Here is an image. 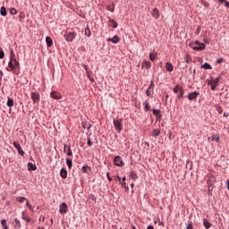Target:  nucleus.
Segmentation results:
<instances>
[{
	"label": "nucleus",
	"instance_id": "obj_1",
	"mask_svg": "<svg viewBox=\"0 0 229 229\" xmlns=\"http://www.w3.org/2000/svg\"><path fill=\"white\" fill-rule=\"evenodd\" d=\"M205 47H207V46L199 41H195L194 43H191V48L194 51H205Z\"/></svg>",
	"mask_w": 229,
	"mask_h": 229
},
{
	"label": "nucleus",
	"instance_id": "obj_2",
	"mask_svg": "<svg viewBox=\"0 0 229 229\" xmlns=\"http://www.w3.org/2000/svg\"><path fill=\"white\" fill-rule=\"evenodd\" d=\"M8 67L9 69H11V71H15V69L19 67V61H17V58L11 57L10 62L8 64Z\"/></svg>",
	"mask_w": 229,
	"mask_h": 229
},
{
	"label": "nucleus",
	"instance_id": "obj_3",
	"mask_svg": "<svg viewBox=\"0 0 229 229\" xmlns=\"http://www.w3.org/2000/svg\"><path fill=\"white\" fill-rule=\"evenodd\" d=\"M221 77H216V79H211L208 81V85L211 86V90H216V87H219V80Z\"/></svg>",
	"mask_w": 229,
	"mask_h": 229
},
{
	"label": "nucleus",
	"instance_id": "obj_4",
	"mask_svg": "<svg viewBox=\"0 0 229 229\" xmlns=\"http://www.w3.org/2000/svg\"><path fill=\"white\" fill-rule=\"evenodd\" d=\"M113 124L115 128V131H118V133H121L123 131V120H114Z\"/></svg>",
	"mask_w": 229,
	"mask_h": 229
},
{
	"label": "nucleus",
	"instance_id": "obj_5",
	"mask_svg": "<svg viewBox=\"0 0 229 229\" xmlns=\"http://www.w3.org/2000/svg\"><path fill=\"white\" fill-rule=\"evenodd\" d=\"M30 98L33 101V104L40 103V94L37 92L30 93Z\"/></svg>",
	"mask_w": 229,
	"mask_h": 229
},
{
	"label": "nucleus",
	"instance_id": "obj_6",
	"mask_svg": "<svg viewBox=\"0 0 229 229\" xmlns=\"http://www.w3.org/2000/svg\"><path fill=\"white\" fill-rule=\"evenodd\" d=\"M114 164L118 167H123V165H124V162L123 161V158L121 157V156H116L114 157Z\"/></svg>",
	"mask_w": 229,
	"mask_h": 229
},
{
	"label": "nucleus",
	"instance_id": "obj_7",
	"mask_svg": "<svg viewBox=\"0 0 229 229\" xmlns=\"http://www.w3.org/2000/svg\"><path fill=\"white\" fill-rule=\"evenodd\" d=\"M64 38L67 42H72V40L76 38V34H74V32H70L64 35Z\"/></svg>",
	"mask_w": 229,
	"mask_h": 229
},
{
	"label": "nucleus",
	"instance_id": "obj_8",
	"mask_svg": "<svg viewBox=\"0 0 229 229\" xmlns=\"http://www.w3.org/2000/svg\"><path fill=\"white\" fill-rule=\"evenodd\" d=\"M13 144L14 148L17 149L19 155H21V157H24V150H22L21 144H19L16 141H14Z\"/></svg>",
	"mask_w": 229,
	"mask_h": 229
},
{
	"label": "nucleus",
	"instance_id": "obj_9",
	"mask_svg": "<svg viewBox=\"0 0 229 229\" xmlns=\"http://www.w3.org/2000/svg\"><path fill=\"white\" fill-rule=\"evenodd\" d=\"M198 96H199V91L191 92V93L188 94V99H189V101H192L194 99H197Z\"/></svg>",
	"mask_w": 229,
	"mask_h": 229
},
{
	"label": "nucleus",
	"instance_id": "obj_10",
	"mask_svg": "<svg viewBox=\"0 0 229 229\" xmlns=\"http://www.w3.org/2000/svg\"><path fill=\"white\" fill-rule=\"evenodd\" d=\"M64 152L67 155V157H72V150L71 149V146L67 144L64 145Z\"/></svg>",
	"mask_w": 229,
	"mask_h": 229
},
{
	"label": "nucleus",
	"instance_id": "obj_11",
	"mask_svg": "<svg viewBox=\"0 0 229 229\" xmlns=\"http://www.w3.org/2000/svg\"><path fill=\"white\" fill-rule=\"evenodd\" d=\"M69 208H67V204L63 202L59 207V212L60 214H67V210Z\"/></svg>",
	"mask_w": 229,
	"mask_h": 229
},
{
	"label": "nucleus",
	"instance_id": "obj_12",
	"mask_svg": "<svg viewBox=\"0 0 229 229\" xmlns=\"http://www.w3.org/2000/svg\"><path fill=\"white\" fill-rule=\"evenodd\" d=\"M154 89H155V84L151 82L150 86L148 88L146 94L147 96H153L154 94Z\"/></svg>",
	"mask_w": 229,
	"mask_h": 229
},
{
	"label": "nucleus",
	"instance_id": "obj_13",
	"mask_svg": "<svg viewBox=\"0 0 229 229\" xmlns=\"http://www.w3.org/2000/svg\"><path fill=\"white\" fill-rule=\"evenodd\" d=\"M50 98H52V99H62V95L58 91H52Z\"/></svg>",
	"mask_w": 229,
	"mask_h": 229
},
{
	"label": "nucleus",
	"instance_id": "obj_14",
	"mask_svg": "<svg viewBox=\"0 0 229 229\" xmlns=\"http://www.w3.org/2000/svg\"><path fill=\"white\" fill-rule=\"evenodd\" d=\"M151 15H152V17H154V19H159L160 12L157 8H154L151 12Z\"/></svg>",
	"mask_w": 229,
	"mask_h": 229
},
{
	"label": "nucleus",
	"instance_id": "obj_15",
	"mask_svg": "<svg viewBox=\"0 0 229 229\" xmlns=\"http://www.w3.org/2000/svg\"><path fill=\"white\" fill-rule=\"evenodd\" d=\"M141 67L143 69H147V70L151 69V62L147 61V60L143 61L142 64H141Z\"/></svg>",
	"mask_w": 229,
	"mask_h": 229
},
{
	"label": "nucleus",
	"instance_id": "obj_16",
	"mask_svg": "<svg viewBox=\"0 0 229 229\" xmlns=\"http://www.w3.org/2000/svg\"><path fill=\"white\" fill-rule=\"evenodd\" d=\"M152 112H153L154 115L157 117V121H160V119H162V114H160V110L153 109Z\"/></svg>",
	"mask_w": 229,
	"mask_h": 229
},
{
	"label": "nucleus",
	"instance_id": "obj_17",
	"mask_svg": "<svg viewBox=\"0 0 229 229\" xmlns=\"http://www.w3.org/2000/svg\"><path fill=\"white\" fill-rule=\"evenodd\" d=\"M143 106H144V111L145 112H149L151 110V105H149V102L148 100H146L143 103Z\"/></svg>",
	"mask_w": 229,
	"mask_h": 229
},
{
	"label": "nucleus",
	"instance_id": "obj_18",
	"mask_svg": "<svg viewBox=\"0 0 229 229\" xmlns=\"http://www.w3.org/2000/svg\"><path fill=\"white\" fill-rule=\"evenodd\" d=\"M165 69L168 71V72H173V71H174V67L171 63H166Z\"/></svg>",
	"mask_w": 229,
	"mask_h": 229
},
{
	"label": "nucleus",
	"instance_id": "obj_19",
	"mask_svg": "<svg viewBox=\"0 0 229 229\" xmlns=\"http://www.w3.org/2000/svg\"><path fill=\"white\" fill-rule=\"evenodd\" d=\"M27 167L29 171H37V165H33V163H28Z\"/></svg>",
	"mask_w": 229,
	"mask_h": 229
},
{
	"label": "nucleus",
	"instance_id": "obj_20",
	"mask_svg": "<svg viewBox=\"0 0 229 229\" xmlns=\"http://www.w3.org/2000/svg\"><path fill=\"white\" fill-rule=\"evenodd\" d=\"M107 42H113V44H117L119 42V38L114 36V38H108Z\"/></svg>",
	"mask_w": 229,
	"mask_h": 229
},
{
	"label": "nucleus",
	"instance_id": "obj_21",
	"mask_svg": "<svg viewBox=\"0 0 229 229\" xmlns=\"http://www.w3.org/2000/svg\"><path fill=\"white\" fill-rule=\"evenodd\" d=\"M91 171H92V169L90 168V166H89V165L82 166V173L89 174H90Z\"/></svg>",
	"mask_w": 229,
	"mask_h": 229
},
{
	"label": "nucleus",
	"instance_id": "obj_22",
	"mask_svg": "<svg viewBox=\"0 0 229 229\" xmlns=\"http://www.w3.org/2000/svg\"><path fill=\"white\" fill-rule=\"evenodd\" d=\"M203 225L206 229L212 228V224L207 218L204 219Z\"/></svg>",
	"mask_w": 229,
	"mask_h": 229
},
{
	"label": "nucleus",
	"instance_id": "obj_23",
	"mask_svg": "<svg viewBox=\"0 0 229 229\" xmlns=\"http://www.w3.org/2000/svg\"><path fill=\"white\" fill-rule=\"evenodd\" d=\"M182 90H183V88L180 85H176L174 88V94H178V92H182Z\"/></svg>",
	"mask_w": 229,
	"mask_h": 229
},
{
	"label": "nucleus",
	"instance_id": "obj_24",
	"mask_svg": "<svg viewBox=\"0 0 229 229\" xmlns=\"http://www.w3.org/2000/svg\"><path fill=\"white\" fill-rule=\"evenodd\" d=\"M61 178H67V170L65 168H62L60 171Z\"/></svg>",
	"mask_w": 229,
	"mask_h": 229
},
{
	"label": "nucleus",
	"instance_id": "obj_25",
	"mask_svg": "<svg viewBox=\"0 0 229 229\" xmlns=\"http://www.w3.org/2000/svg\"><path fill=\"white\" fill-rule=\"evenodd\" d=\"M21 218L23 219V221H26L27 223H30L31 222V218L30 217V216L25 215L24 213H22Z\"/></svg>",
	"mask_w": 229,
	"mask_h": 229
},
{
	"label": "nucleus",
	"instance_id": "obj_26",
	"mask_svg": "<svg viewBox=\"0 0 229 229\" xmlns=\"http://www.w3.org/2000/svg\"><path fill=\"white\" fill-rule=\"evenodd\" d=\"M14 223H15L14 228H16V229L22 228V225H21V221L19 219L15 218Z\"/></svg>",
	"mask_w": 229,
	"mask_h": 229
},
{
	"label": "nucleus",
	"instance_id": "obj_27",
	"mask_svg": "<svg viewBox=\"0 0 229 229\" xmlns=\"http://www.w3.org/2000/svg\"><path fill=\"white\" fill-rule=\"evenodd\" d=\"M66 165L69 169H72V158L67 157L66 158Z\"/></svg>",
	"mask_w": 229,
	"mask_h": 229
},
{
	"label": "nucleus",
	"instance_id": "obj_28",
	"mask_svg": "<svg viewBox=\"0 0 229 229\" xmlns=\"http://www.w3.org/2000/svg\"><path fill=\"white\" fill-rule=\"evenodd\" d=\"M46 42L48 47H51V46H53V39L51 38V37H47Z\"/></svg>",
	"mask_w": 229,
	"mask_h": 229
},
{
	"label": "nucleus",
	"instance_id": "obj_29",
	"mask_svg": "<svg viewBox=\"0 0 229 229\" xmlns=\"http://www.w3.org/2000/svg\"><path fill=\"white\" fill-rule=\"evenodd\" d=\"M160 135V129H154L152 131V137H158Z\"/></svg>",
	"mask_w": 229,
	"mask_h": 229
},
{
	"label": "nucleus",
	"instance_id": "obj_30",
	"mask_svg": "<svg viewBox=\"0 0 229 229\" xmlns=\"http://www.w3.org/2000/svg\"><path fill=\"white\" fill-rule=\"evenodd\" d=\"M108 23L110 26H112V28H114V29L117 28V21H114V20L109 19Z\"/></svg>",
	"mask_w": 229,
	"mask_h": 229
},
{
	"label": "nucleus",
	"instance_id": "obj_31",
	"mask_svg": "<svg viewBox=\"0 0 229 229\" xmlns=\"http://www.w3.org/2000/svg\"><path fill=\"white\" fill-rule=\"evenodd\" d=\"M0 13L3 15V17H6V8L4 6L1 7Z\"/></svg>",
	"mask_w": 229,
	"mask_h": 229
},
{
	"label": "nucleus",
	"instance_id": "obj_32",
	"mask_svg": "<svg viewBox=\"0 0 229 229\" xmlns=\"http://www.w3.org/2000/svg\"><path fill=\"white\" fill-rule=\"evenodd\" d=\"M16 200L19 201V203H24V201H27L28 199H26L24 197H17Z\"/></svg>",
	"mask_w": 229,
	"mask_h": 229
},
{
	"label": "nucleus",
	"instance_id": "obj_33",
	"mask_svg": "<svg viewBox=\"0 0 229 229\" xmlns=\"http://www.w3.org/2000/svg\"><path fill=\"white\" fill-rule=\"evenodd\" d=\"M6 106L12 108V106H13V99L8 98Z\"/></svg>",
	"mask_w": 229,
	"mask_h": 229
},
{
	"label": "nucleus",
	"instance_id": "obj_34",
	"mask_svg": "<svg viewBox=\"0 0 229 229\" xmlns=\"http://www.w3.org/2000/svg\"><path fill=\"white\" fill-rule=\"evenodd\" d=\"M155 58H157V54L150 53V54H149V60H150L151 62H155Z\"/></svg>",
	"mask_w": 229,
	"mask_h": 229
},
{
	"label": "nucleus",
	"instance_id": "obj_35",
	"mask_svg": "<svg viewBox=\"0 0 229 229\" xmlns=\"http://www.w3.org/2000/svg\"><path fill=\"white\" fill-rule=\"evenodd\" d=\"M202 69H212V65H210L208 63H205L204 64H201Z\"/></svg>",
	"mask_w": 229,
	"mask_h": 229
},
{
	"label": "nucleus",
	"instance_id": "obj_36",
	"mask_svg": "<svg viewBox=\"0 0 229 229\" xmlns=\"http://www.w3.org/2000/svg\"><path fill=\"white\" fill-rule=\"evenodd\" d=\"M184 94H185V90L182 89V90L179 91L177 99H182V98H183Z\"/></svg>",
	"mask_w": 229,
	"mask_h": 229
},
{
	"label": "nucleus",
	"instance_id": "obj_37",
	"mask_svg": "<svg viewBox=\"0 0 229 229\" xmlns=\"http://www.w3.org/2000/svg\"><path fill=\"white\" fill-rule=\"evenodd\" d=\"M1 225L4 229H8V225L6 224V220L4 219L1 220Z\"/></svg>",
	"mask_w": 229,
	"mask_h": 229
},
{
	"label": "nucleus",
	"instance_id": "obj_38",
	"mask_svg": "<svg viewBox=\"0 0 229 229\" xmlns=\"http://www.w3.org/2000/svg\"><path fill=\"white\" fill-rule=\"evenodd\" d=\"M26 207H28V208L31 210V212H33V206H31V204L28 200H26Z\"/></svg>",
	"mask_w": 229,
	"mask_h": 229
},
{
	"label": "nucleus",
	"instance_id": "obj_39",
	"mask_svg": "<svg viewBox=\"0 0 229 229\" xmlns=\"http://www.w3.org/2000/svg\"><path fill=\"white\" fill-rule=\"evenodd\" d=\"M186 229H194V224H192V222H188Z\"/></svg>",
	"mask_w": 229,
	"mask_h": 229
},
{
	"label": "nucleus",
	"instance_id": "obj_40",
	"mask_svg": "<svg viewBox=\"0 0 229 229\" xmlns=\"http://www.w3.org/2000/svg\"><path fill=\"white\" fill-rule=\"evenodd\" d=\"M211 140H216V142H219V135H213Z\"/></svg>",
	"mask_w": 229,
	"mask_h": 229
},
{
	"label": "nucleus",
	"instance_id": "obj_41",
	"mask_svg": "<svg viewBox=\"0 0 229 229\" xmlns=\"http://www.w3.org/2000/svg\"><path fill=\"white\" fill-rule=\"evenodd\" d=\"M10 13H11V15H17V10L15 8H12L10 10Z\"/></svg>",
	"mask_w": 229,
	"mask_h": 229
},
{
	"label": "nucleus",
	"instance_id": "obj_42",
	"mask_svg": "<svg viewBox=\"0 0 229 229\" xmlns=\"http://www.w3.org/2000/svg\"><path fill=\"white\" fill-rule=\"evenodd\" d=\"M10 58H15V52L13 51V49L10 50Z\"/></svg>",
	"mask_w": 229,
	"mask_h": 229
},
{
	"label": "nucleus",
	"instance_id": "obj_43",
	"mask_svg": "<svg viewBox=\"0 0 229 229\" xmlns=\"http://www.w3.org/2000/svg\"><path fill=\"white\" fill-rule=\"evenodd\" d=\"M4 58V51H3L2 48H0V59Z\"/></svg>",
	"mask_w": 229,
	"mask_h": 229
},
{
	"label": "nucleus",
	"instance_id": "obj_44",
	"mask_svg": "<svg viewBox=\"0 0 229 229\" xmlns=\"http://www.w3.org/2000/svg\"><path fill=\"white\" fill-rule=\"evenodd\" d=\"M130 176L132 180H137V174L135 173H131Z\"/></svg>",
	"mask_w": 229,
	"mask_h": 229
},
{
	"label": "nucleus",
	"instance_id": "obj_45",
	"mask_svg": "<svg viewBox=\"0 0 229 229\" xmlns=\"http://www.w3.org/2000/svg\"><path fill=\"white\" fill-rule=\"evenodd\" d=\"M85 35H86V37H89L90 36V30L86 29L85 30Z\"/></svg>",
	"mask_w": 229,
	"mask_h": 229
},
{
	"label": "nucleus",
	"instance_id": "obj_46",
	"mask_svg": "<svg viewBox=\"0 0 229 229\" xmlns=\"http://www.w3.org/2000/svg\"><path fill=\"white\" fill-rule=\"evenodd\" d=\"M203 42L204 44H210V39H208V38H204Z\"/></svg>",
	"mask_w": 229,
	"mask_h": 229
},
{
	"label": "nucleus",
	"instance_id": "obj_47",
	"mask_svg": "<svg viewBox=\"0 0 229 229\" xmlns=\"http://www.w3.org/2000/svg\"><path fill=\"white\" fill-rule=\"evenodd\" d=\"M216 110H217L218 114H223V107L218 106V107L216 108Z\"/></svg>",
	"mask_w": 229,
	"mask_h": 229
},
{
	"label": "nucleus",
	"instance_id": "obj_48",
	"mask_svg": "<svg viewBox=\"0 0 229 229\" xmlns=\"http://www.w3.org/2000/svg\"><path fill=\"white\" fill-rule=\"evenodd\" d=\"M106 177H107V180H109V182H112V178L110 177V173L106 174Z\"/></svg>",
	"mask_w": 229,
	"mask_h": 229
},
{
	"label": "nucleus",
	"instance_id": "obj_49",
	"mask_svg": "<svg viewBox=\"0 0 229 229\" xmlns=\"http://www.w3.org/2000/svg\"><path fill=\"white\" fill-rule=\"evenodd\" d=\"M88 146H92V141L90 140V139L88 140Z\"/></svg>",
	"mask_w": 229,
	"mask_h": 229
},
{
	"label": "nucleus",
	"instance_id": "obj_50",
	"mask_svg": "<svg viewBox=\"0 0 229 229\" xmlns=\"http://www.w3.org/2000/svg\"><path fill=\"white\" fill-rule=\"evenodd\" d=\"M122 187H126V182H121Z\"/></svg>",
	"mask_w": 229,
	"mask_h": 229
},
{
	"label": "nucleus",
	"instance_id": "obj_51",
	"mask_svg": "<svg viewBox=\"0 0 229 229\" xmlns=\"http://www.w3.org/2000/svg\"><path fill=\"white\" fill-rule=\"evenodd\" d=\"M124 189H125L126 192H128V191H130V188L128 186H125Z\"/></svg>",
	"mask_w": 229,
	"mask_h": 229
},
{
	"label": "nucleus",
	"instance_id": "obj_52",
	"mask_svg": "<svg viewBox=\"0 0 229 229\" xmlns=\"http://www.w3.org/2000/svg\"><path fill=\"white\" fill-rule=\"evenodd\" d=\"M147 229H155V227H153V225H148Z\"/></svg>",
	"mask_w": 229,
	"mask_h": 229
},
{
	"label": "nucleus",
	"instance_id": "obj_53",
	"mask_svg": "<svg viewBox=\"0 0 229 229\" xmlns=\"http://www.w3.org/2000/svg\"><path fill=\"white\" fill-rule=\"evenodd\" d=\"M223 62V59H217V64H221Z\"/></svg>",
	"mask_w": 229,
	"mask_h": 229
},
{
	"label": "nucleus",
	"instance_id": "obj_54",
	"mask_svg": "<svg viewBox=\"0 0 229 229\" xmlns=\"http://www.w3.org/2000/svg\"><path fill=\"white\" fill-rule=\"evenodd\" d=\"M226 8H229V2H225Z\"/></svg>",
	"mask_w": 229,
	"mask_h": 229
},
{
	"label": "nucleus",
	"instance_id": "obj_55",
	"mask_svg": "<svg viewBox=\"0 0 229 229\" xmlns=\"http://www.w3.org/2000/svg\"><path fill=\"white\" fill-rule=\"evenodd\" d=\"M219 3H226V0H218Z\"/></svg>",
	"mask_w": 229,
	"mask_h": 229
},
{
	"label": "nucleus",
	"instance_id": "obj_56",
	"mask_svg": "<svg viewBox=\"0 0 229 229\" xmlns=\"http://www.w3.org/2000/svg\"><path fill=\"white\" fill-rule=\"evenodd\" d=\"M224 117H228V113H224Z\"/></svg>",
	"mask_w": 229,
	"mask_h": 229
},
{
	"label": "nucleus",
	"instance_id": "obj_57",
	"mask_svg": "<svg viewBox=\"0 0 229 229\" xmlns=\"http://www.w3.org/2000/svg\"><path fill=\"white\" fill-rule=\"evenodd\" d=\"M196 33H197V35H199V28H198Z\"/></svg>",
	"mask_w": 229,
	"mask_h": 229
},
{
	"label": "nucleus",
	"instance_id": "obj_58",
	"mask_svg": "<svg viewBox=\"0 0 229 229\" xmlns=\"http://www.w3.org/2000/svg\"><path fill=\"white\" fill-rule=\"evenodd\" d=\"M117 180H118V182H120V183H121V177H120V176H117Z\"/></svg>",
	"mask_w": 229,
	"mask_h": 229
},
{
	"label": "nucleus",
	"instance_id": "obj_59",
	"mask_svg": "<svg viewBox=\"0 0 229 229\" xmlns=\"http://www.w3.org/2000/svg\"><path fill=\"white\" fill-rule=\"evenodd\" d=\"M123 182H126V177H123Z\"/></svg>",
	"mask_w": 229,
	"mask_h": 229
},
{
	"label": "nucleus",
	"instance_id": "obj_60",
	"mask_svg": "<svg viewBox=\"0 0 229 229\" xmlns=\"http://www.w3.org/2000/svg\"><path fill=\"white\" fill-rule=\"evenodd\" d=\"M131 187L133 189V187H135V184H134V183H131Z\"/></svg>",
	"mask_w": 229,
	"mask_h": 229
},
{
	"label": "nucleus",
	"instance_id": "obj_61",
	"mask_svg": "<svg viewBox=\"0 0 229 229\" xmlns=\"http://www.w3.org/2000/svg\"><path fill=\"white\" fill-rule=\"evenodd\" d=\"M131 229H137V227H135V225H131Z\"/></svg>",
	"mask_w": 229,
	"mask_h": 229
},
{
	"label": "nucleus",
	"instance_id": "obj_62",
	"mask_svg": "<svg viewBox=\"0 0 229 229\" xmlns=\"http://www.w3.org/2000/svg\"><path fill=\"white\" fill-rule=\"evenodd\" d=\"M107 10H110V12L114 13V9H107Z\"/></svg>",
	"mask_w": 229,
	"mask_h": 229
},
{
	"label": "nucleus",
	"instance_id": "obj_63",
	"mask_svg": "<svg viewBox=\"0 0 229 229\" xmlns=\"http://www.w3.org/2000/svg\"><path fill=\"white\" fill-rule=\"evenodd\" d=\"M114 229H117V226H116V225H114Z\"/></svg>",
	"mask_w": 229,
	"mask_h": 229
},
{
	"label": "nucleus",
	"instance_id": "obj_64",
	"mask_svg": "<svg viewBox=\"0 0 229 229\" xmlns=\"http://www.w3.org/2000/svg\"><path fill=\"white\" fill-rule=\"evenodd\" d=\"M38 229H45L44 227H38Z\"/></svg>",
	"mask_w": 229,
	"mask_h": 229
}]
</instances>
